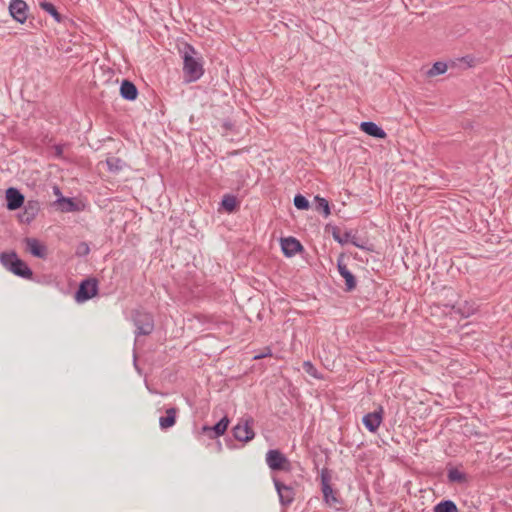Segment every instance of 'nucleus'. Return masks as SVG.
<instances>
[{"instance_id":"obj_14","label":"nucleus","mask_w":512,"mask_h":512,"mask_svg":"<svg viewBox=\"0 0 512 512\" xmlns=\"http://www.w3.org/2000/svg\"><path fill=\"white\" fill-rule=\"evenodd\" d=\"M26 250L34 257L45 259L47 257V247L36 238L26 237L24 239Z\"/></svg>"},{"instance_id":"obj_21","label":"nucleus","mask_w":512,"mask_h":512,"mask_svg":"<svg viewBox=\"0 0 512 512\" xmlns=\"http://www.w3.org/2000/svg\"><path fill=\"white\" fill-rule=\"evenodd\" d=\"M178 409L176 407H170L165 410V416H162V429L172 427L176 423V417Z\"/></svg>"},{"instance_id":"obj_16","label":"nucleus","mask_w":512,"mask_h":512,"mask_svg":"<svg viewBox=\"0 0 512 512\" xmlns=\"http://www.w3.org/2000/svg\"><path fill=\"white\" fill-rule=\"evenodd\" d=\"M281 249L285 256L292 257L296 253L303 250V246L299 240L294 237H287L281 239Z\"/></svg>"},{"instance_id":"obj_38","label":"nucleus","mask_w":512,"mask_h":512,"mask_svg":"<svg viewBox=\"0 0 512 512\" xmlns=\"http://www.w3.org/2000/svg\"><path fill=\"white\" fill-rule=\"evenodd\" d=\"M146 387H147V389H148L151 393H155V394H156V393H158V392H157V390H153L147 382H146Z\"/></svg>"},{"instance_id":"obj_31","label":"nucleus","mask_w":512,"mask_h":512,"mask_svg":"<svg viewBox=\"0 0 512 512\" xmlns=\"http://www.w3.org/2000/svg\"><path fill=\"white\" fill-rule=\"evenodd\" d=\"M221 128L223 130V134H227L228 132H235V124L227 119V120H224L221 124Z\"/></svg>"},{"instance_id":"obj_6","label":"nucleus","mask_w":512,"mask_h":512,"mask_svg":"<svg viewBox=\"0 0 512 512\" xmlns=\"http://www.w3.org/2000/svg\"><path fill=\"white\" fill-rule=\"evenodd\" d=\"M266 463L272 471H289L290 461L278 449H270L266 453Z\"/></svg>"},{"instance_id":"obj_8","label":"nucleus","mask_w":512,"mask_h":512,"mask_svg":"<svg viewBox=\"0 0 512 512\" xmlns=\"http://www.w3.org/2000/svg\"><path fill=\"white\" fill-rule=\"evenodd\" d=\"M6 208L9 211H16L24 205L25 196L16 187H9L5 191Z\"/></svg>"},{"instance_id":"obj_12","label":"nucleus","mask_w":512,"mask_h":512,"mask_svg":"<svg viewBox=\"0 0 512 512\" xmlns=\"http://www.w3.org/2000/svg\"><path fill=\"white\" fill-rule=\"evenodd\" d=\"M228 425L229 419L225 416L213 426L204 425L200 433L207 436L209 439H216L226 432Z\"/></svg>"},{"instance_id":"obj_15","label":"nucleus","mask_w":512,"mask_h":512,"mask_svg":"<svg viewBox=\"0 0 512 512\" xmlns=\"http://www.w3.org/2000/svg\"><path fill=\"white\" fill-rule=\"evenodd\" d=\"M383 419V408L380 406L378 410L366 414L362 422L364 426L370 431V432H376L382 423Z\"/></svg>"},{"instance_id":"obj_28","label":"nucleus","mask_w":512,"mask_h":512,"mask_svg":"<svg viewBox=\"0 0 512 512\" xmlns=\"http://www.w3.org/2000/svg\"><path fill=\"white\" fill-rule=\"evenodd\" d=\"M447 71V64L444 62H436L433 64L431 69L428 71V75L435 76L443 74Z\"/></svg>"},{"instance_id":"obj_35","label":"nucleus","mask_w":512,"mask_h":512,"mask_svg":"<svg viewBox=\"0 0 512 512\" xmlns=\"http://www.w3.org/2000/svg\"><path fill=\"white\" fill-rule=\"evenodd\" d=\"M80 247H82V251H83L82 254L83 255H86V254L89 253V247H88V245L86 243H81Z\"/></svg>"},{"instance_id":"obj_10","label":"nucleus","mask_w":512,"mask_h":512,"mask_svg":"<svg viewBox=\"0 0 512 512\" xmlns=\"http://www.w3.org/2000/svg\"><path fill=\"white\" fill-rule=\"evenodd\" d=\"M9 13L18 23H25L28 19V5L24 0H11L9 3Z\"/></svg>"},{"instance_id":"obj_9","label":"nucleus","mask_w":512,"mask_h":512,"mask_svg":"<svg viewBox=\"0 0 512 512\" xmlns=\"http://www.w3.org/2000/svg\"><path fill=\"white\" fill-rule=\"evenodd\" d=\"M273 482L281 505L283 507L291 505L295 499V490L291 486L282 483L277 478H274Z\"/></svg>"},{"instance_id":"obj_29","label":"nucleus","mask_w":512,"mask_h":512,"mask_svg":"<svg viewBox=\"0 0 512 512\" xmlns=\"http://www.w3.org/2000/svg\"><path fill=\"white\" fill-rule=\"evenodd\" d=\"M294 205L299 210H307L310 206L309 201L302 194H297L294 197Z\"/></svg>"},{"instance_id":"obj_24","label":"nucleus","mask_w":512,"mask_h":512,"mask_svg":"<svg viewBox=\"0 0 512 512\" xmlns=\"http://www.w3.org/2000/svg\"><path fill=\"white\" fill-rule=\"evenodd\" d=\"M434 512H459L456 504L452 500H442L434 506Z\"/></svg>"},{"instance_id":"obj_13","label":"nucleus","mask_w":512,"mask_h":512,"mask_svg":"<svg viewBox=\"0 0 512 512\" xmlns=\"http://www.w3.org/2000/svg\"><path fill=\"white\" fill-rule=\"evenodd\" d=\"M251 423H253L252 419L246 420L243 425L239 423L233 428L232 432L236 440L249 442L254 438L255 433L250 425Z\"/></svg>"},{"instance_id":"obj_37","label":"nucleus","mask_w":512,"mask_h":512,"mask_svg":"<svg viewBox=\"0 0 512 512\" xmlns=\"http://www.w3.org/2000/svg\"><path fill=\"white\" fill-rule=\"evenodd\" d=\"M53 190H54V194L59 195V197L62 196L61 190H60V188L58 186H54Z\"/></svg>"},{"instance_id":"obj_39","label":"nucleus","mask_w":512,"mask_h":512,"mask_svg":"<svg viewBox=\"0 0 512 512\" xmlns=\"http://www.w3.org/2000/svg\"><path fill=\"white\" fill-rule=\"evenodd\" d=\"M134 366H137L136 358L134 357Z\"/></svg>"},{"instance_id":"obj_19","label":"nucleus","mask_w":512,"mask_h":512,"mask_svg":"<svg viewBox=\"0 0 512 512\" xmlns=\"http://www.w3.org/2000/svg\"><path fill=\"white\" fill-rule=\"evenodd\" d=\"M54 205L57 206V209L63 213L67 212H75L79 210L78 204L74 201L73 198L68 197H58Z\"/></svg>"},{"instance_id":"obj_7","label":"nucleus","mask_w":512,"mask_h":512,"mask_svg":"<svg viewBox=\"0 0 512 512\" xmlns=\"http://www.w3.org/2000/svg\"><path fill=\"white\" fill-rule=\"evenodd\" d=\"M23 211L17 214L20 223L30 224L40 212V202L30 199L24 201Z\"/></svg>"},{"instance_id":"obj_18","label":"nucleus","mask_w":512,"mask_h":512,"mask_svg":"<svg viewBox=\"0 0 512 512\" xmlns=\"http://www.w3.org/2000/svg\"><path fill=\"white\" fill-rule=\"evenodd\" d=\"M360 128L363 132L374 138L385 139L387 136L386 132L374 122H362Z\"/></svg>"},{"instance_id":"obj_33","label":"nucleus","mask_w":512,"mask_h":512,"mask_svg":"<svg viewBox=\"0 0 512 512\" xmlns=\"http://www.w3.org/2000/svg\"><path fill=\"white\" fill-rule=\"evenodd\" d=\"M272 355V351L270 348H266V352L262 353V354H259V355H256L254 356V359L258 360V359H262V358H265L267 356H271Z\"/></svg>"},{"instance_id":"obj_26","label":"nucleus","mask_w":512,"mask_h":512,"mask_svg":"<svg viewBox=\"0 0 512 512\" xmlns=\"http://www.w3.org/2000/svg\"><path fill=\"white\" fill-rule=\"evenodd\" d=\"M315 202H316V210L317 211H322L325 217L330 215L331 211H330L329 202L325 198L316 196Z\"/></svg>"},{"instance_id":"obj_1","label":"nucleus","mask_w":512,"mask_h":512,"mask_svg":"<svg viewBox=\"0 0 512 512\" xmlns=\"http://www.w3.org/2000/svg\"><path fill=\"white\" fill-rule=\"evenodd\" d=\"M0 263L7 271L17 277L31 279L33 276L31 268L18 257L14 250L0 253Z\"/></svg>"},{"instance_id":"obj_2","label":"nucleus","mask_w":512,"mask_h":512,"mask_svg":"<svg viewBox=\"0 0 512 512\" xmlns=\"http://www.w3.org/2000/svg\"><path fill=\"white\" fill-rule=\"evenodd\" d=\"M195 49L189 45H185L183 56V76L184 80L188 83L195 82L204 74L203 64L200 59L193 56Z\"/></svg>"},{"instance_id":"obj_36","label":"nucleus","mask_w":512,"mask_h":512,"mask_svg":"<svg viewBox=\"0 0 512 512\" xmlns=\"http://www.w3.org/2000/svg\"><path fill=\"white\" fill-rule=\"evenodd\" d=\"M459 312L462 314V316H464V317H468V316H470V314H472V313H473V309H472V308H469V309H468L467 311H465V312H464V311H461V309H459Z\"/></svg>"},{"instance_id":"obj_25","label":"nucleus","mask_w":512,"mask_h":512,"mask_svg":"<svg viewBox=\"0 0 512 512\" xmlns=\"http://www.w3.org/2000/svg\"><path fill=\"white\" fill-rule=\"evenodd\" d=\"M108 171L112 173L119 172L123 167V161L118 157H109L106 159Z\"/></svg>"},{"instance_id":"obj_32","label":"nucleus","mask_w":512,"mask_h":512,"mask_svg":"<svg viewBox=\"0 0 512 512\" xmlns=\"http://www.w3.org/2000/svg\"><path fill=\"white\" fill-rule=\"evenodd\" d=\"M327 229H328L329 231H331L332 236H333V238H334V240H335V241H337V242H341V239H340V236H341V230H340V228H339V227H337V226H330V225H329V226H327Z\"/></svg>"},{"instance_id":"obj_23","label":"nucleus","mask_w":512,"mask_h":512,"mask_svg":"<svg viewBox=\"0 0 512 512\" xmlns=\"http://www.w3.org/2000/svg\"><path fill=\"white\" fill-rule=\"evenodd\" d=\"M221 205L229 213L234 212L238 206L237 198L234 195L226 194L222 198Z\"/></svg>"},{"instance_id":"obj_34","label":"nucleus","mask_w":512,"mask_h":512,"mask_svg":"<svg viewBox=\"0 0 512 512\" xmlns=\"http://www.w3.org/2000/svg\"><path fill=\"white\" fill-rule=\"evenodd\" d=\"M54 149H55V155L57 157H61L62 154H63V146L62 145H55Z\"/></svg>"},{"instance_id":"obj_4","label":"nucleus","mask_w":512,"mask_h":512,"mask_svg":"<svg viewBox=\"0 0 512 512\" xmlns=\"http://www.w3.org/2000/svg\"><path fill=\"white\" fill-rule=\"evenodd\" d=\"M132 320L136 327L135 334L137 336L149 335L154 329L153 317L148 312L135 310L132 316Z\"/></svg>"},{"instance_id":"obj_22","label":"nucleus","mask_w":512,"mask_h":512,"mask_svg":"<svg viewBox=\"0 0 512 512\" xmlns=\"http://www.w3.org/2000/svg\"><path fill=\"white\" fill-rule=\"evenodd\" d=\"M447 478L450 483H465L467 482V475L459 471L457 468H449Z\"/></svg>"},{"instance_id":"obj_11","label":"nucleus","mask_w":512,"mask_h":512,"mask_svg":"<svg viewBox=\"0 0 512 512\" xmlns=\"http://www.w3.org/2000/svg\"><path fill=\"white\" fill-rule=\"evenodd\" d=\"M345 255L341 253L337 259V268L340 275L345 279V291H353L357 286L355 276L349 271L347 265L344 263Z\"/></svg>"},{"instance_id":"obj_27","label":"nucleus","mask_w":512,"mask_h":512,"mask_svg":"<svg viewBox=\"0 0 512 512\" xmlns=\"http://www.w3.org/2000/svg\"><path fill=\"white\" fill-rule=\"evenodd\" d=\"M340 239H341V242H338V243L341 245H344V244L350 242L358 248H363V246L356 241V236L352 233V231H345L343 234H341Z\"/></svg>"},{"instance_id":"obj_20","label":"nucleus","mask_w":512,"mask_h":512,"mask_svg":"<svg viewBox=\"0 0 512 512\" xmlns=\"http://www.w3.org/2000/svg\"><path fill=\"white\" fill-rule=\"evenodd\" d=\"M38 5L43 11L48 13L57 23H62L64 21L65 17L58 12L56 6L53 3L47 0H39Z\"/></svg>"},{"instance_id":"obj_5","label":"nucleus","mask_w":512,"mask_h":512,"mask_svg":"<svg viewBox=\"0 0 512 512\" xmlns=\"http://www.w3.org/2000/svg\"><path fill=\"white\" fill-rule=\"evenodd\" d=\"M331 476L328 469L321 471V490L323 493V500L326 504L331 507H336L337 504H341L342 501L338 496V493L333 490L330 484Z\"/></svg>"},{"instance_id":"obj_30","label":"nucleus","mask_w":512,"mask_h":512,"mask_svg":"<svg viewBox=\"0 0 512 512\" xmlns=\"http://www.w3.org/2000/svg\"><path fill=\"white\" fill-rule=\"evenodd\" d=\"M303 369L304 371L309 374L310 376L316 378V379H321L322 377L318 374V371L316 369V367L312 364V362L310 361H305L303 363Z\"/></svg>"},{"instance_id":"obj_17","label":"nucleus","mask_w":512,"mask_h":512,"mask_svg":"<svg viewBox=\"0 0 512 512\" xmlns=\"http://www.w3.org/2000/svg\"><path fill=\"white\" fill-rule=\"evenodd\" d=\"M138 94H139L138 88L132 81H130L128 79L122 80V82L120 84V96L124 100L134 101L137 99Z\"/></svg>"},{"instance_id":"obj_3","label":"nucleus","mask_w":512,"mask_h":512,"mask_svg":"<svg viewBox=\"0 0 512 512\" xmlns=\"http://www.w3.org/2000/svg\"><path fill=\"white\" fill-rule=\"evenodd\" d=\"M98 280L93 277L83 279L75 291V301L77 303H84L98 294L99 286Z\"/></svg>"}]
</instances>
